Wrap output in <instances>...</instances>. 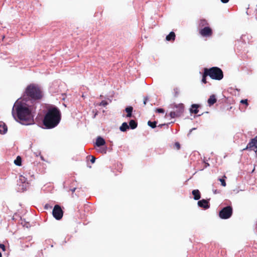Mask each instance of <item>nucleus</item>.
<instances>
[{
	"label": "nucleus",
	"instance_id": "nucleus-1",
	"mask_svg": "<svg viewBox=\"0 0 257 257\" xmlns=\"http://www.w3.org/2000/svg\"><path fill=\"white\" fill-rule=\"evenodd\" d=\"M14 109L16 111L17 116L19 122L23 125H30L34 123L33 116L31 110L25 103L19 102L18 100L14 104L12 114L16 118Z\"/></svg>",
	"mask_w": 257,
	"mask_h": 257
},
{
	"label": "nucleus",
	"instance_id": "nucleus-2",
	"mask_svg": "<svg viewBox=\"0 0 257 257\" xmlns=\"http://www.w3.org/2000/svg\"><path fill=\"white\" fill-rule=\"evenodd\" d=\"M61 120V112L58 107L50 105L46 108L43 119V124L46 128H52L56 126Z\"/></svg>",
	"mask_w": 257,
	"mask_h": 257
},
{
	"label": "nucleus",
	"instance_id": "nucleus-3",
	"mask_svg": "<svg viewBox=\"0 0 257 257\" xmlns=\"http://www.w3.org/2000/svg\"><path fill=\"white\" fill-rule=\"evenodd\" d=\"M43 96V91L40 87L38 85L33 83L26 87L23 95V100H30L34 102L40 100Z\"/></svg>",
	"mask_w": 257,
	"mask_h": 257
},
{
	"label": "nucleus",
	"instance_id": "nucleus-4",
	"mask_svg": "<svg viewBox=\"0 0 257 257\" xmlns=\"http://www.w3.org/2000/svg\"><path fill=\"white\" fill-rule=\"evenodd\" d=\"M209 76L212 79L220 80L223 77V72L221 69L217 67L207 68Z\"/></svg>",
	"mask_w": 257,
	"mask_h": 257
},
{
	"label": "nucleus",
	"instance_id": "nucleus-5",
	"mask_svg": "<svg viewBox=\"0 0 257 257\" xmlns=\"http://www.w3.org/2000/svg\"><path fill=\"white\" fill-rule=\"evenodd\" d=\"M232 214V208L231 206H228L223 208L219 212V217L224 219L230 218Z\"/></svg>",
	"mask_w": 257,
	"mask_h": 257
},
{
	"label": "nucleus",
	"instance_id": "nucleus-6",
	"mask_svg": "<svg viewBox=\"0 0 257 257\" xmlns=\"http://www.w3.org/2000/svg\"><path fill=\"white\" fill-rule=\"evenodd\" d=\"M52 214L54 217L57 220H60L62 218L63 214V212L59 205H55L54 207Z\"/></svg>",
	"mask_w": 257,
	"mask_h": 257
},
{
	"label": "nucleus",
	"instance_id": "nucleus-7",
	"mask_svg": "<svg viewBox=\"0 0 257 257\" xmlns=\"http://www.w3.org/2000/svg\"><path fill=\"white\" fill-rule=\"evenodd\" d=\"M249 150L257 152V136L253 139H252L248 143L247 146L243 150Z\"/></svg>",
	"mask_w": 257,
	"mask_h": 257
},
{
	"label": "nucleus",
	"instance_id": "nucleus-8",
	"mask_svg": "<svg viewBox=\"0 0 257 257\" xmlns=\"http://www.w3.org/2000/svg\"><path fill=\"white\" fill-rule=\"evenodd\" d=\"M199 33L203 37H210L212 34V31L209 27H205L200 30Z\"/></svg>",
	"mask_w": 257,
	"mask_h": 257
},
{
	"label": "nucleus",
	"instance_id": "nucleus-9",
	"mask_svg": "<svg viewBox=\"0 0 257 257\" xmlns=\"http://www.w3.org/2000/svg\"><path fill=\"white\" fill-rule=\"evenodd\" d=\"M172 108L174 109V111L176 112L178 116H181L184 112V106L182 103L174 104Z\"/></svg>",
	"mask_w": 257,
	"mask_h": 257
},
{
	"label": "nucleus",
	"instance_id": "nucleus-10",
	"mask_svg": "<svg viewBox=\"0 0 257 257\" xmlns=\"http://www.w3.org/2000/svg\"><path fill=\"white\" fill-rule=\"evenodd\" d=\"M197 204L200 207L205 209L209 208L210 206L209 201L205 199H202L198 201Z\"/></svg>",
	"mask_w": 257,
	"mask_h": 257
},
{
	"label": "nucleus",
	"instance_id": "nucleus-11",
	"mask_svg": "<svg viewBox=\"0 0 257 257\" xmlns=\"http://www.w3.org/2000/svg\"><path fill=\"white\" fill-rule=\"evenodd\" d=\"M8 128L6 124L3 121H0V134H5L7 132Z\"/></svg>",
	"mask_w": 257,
	"mask_h": 257
},
{
	"label": "nucleus",
	"instance_id": "nucleus-12",
	"mask_svg": "<svg viewBox=\"0 0 257 257\" xmlns=\"http://www.w3.org/2000/svg\"><path fill=\"white\" fill-rule=\"evenodd\" d=\"M194 200H198L201 198L200 191L198 189L193 190L192 192Z\"/></svg>",
	"mask_w": 257,
	"mask_h": 257
},
{
	"label": "nucleus",
	"instance_id": "nucleus-13",
	"mask_svg": "<svg viewBox=\"0 0 257 257\" xmlns=\"http://www.w3.org/2000/svg\"><path fill=\"white\" fill-rule=\"evenodd\" d=\"M105 143V142L104 141V140L101 138V137H98L97 139H96V145L97 146V147H100V146H102L103 145H104Z\"/></svg>",
	"mask_w": 257,
	"mask_h": 257
},
{
	"label": "nucleus",
	"instance_id": "nucleus-14",
	"mask_svg": "<svg viewBox=\"0 0 257 257\" xmlns=\"http://www.w3.org/2000/svg\"><path fill=\"white\" fill-rule=\"evenodd\" d=\"M133 111V107L129 106L125 108V111L127 113L126 115V117H131L132 116V112Z\"/></svg>",
	"mask_w": 257,
	"mask_h": 257
},
{
	"label": "nucleus",
	"instance_id": "nucleus-15",
	"mask_svg": "<svg viewBox=\"0 0 257 257\" xmlns=\"http://www.w3.org/2000/svg\"><path fill=\"white\" fill-rule=\"evenodd\" d=\"M208 103L209 106L212 105L216 102V99L214 95H211L208 99Z\"/></svg>",
	"mask_w": 257,
	"mask_h": 257
},
{
	"label": "nucleus",
	"instance_id": "nucleus-16",
	"mask_svg": "<svg viewBox=\"0 0 257 257\" xmlns=\"http://www.w3.org/2000/svg\"><path fill=\"white\" fill-rule=\"evenodd\" d=\"M175 34L173 32H171L170 34L166 36V40L168 41H174L175 39Z\"/></svg>",
	"mask_w": 257,
	"mask_h": 257
},
{
	"label": "nucleus",
	"instance_id": "nucleus-17",
	"mask_svg": "<svg viewBox=\"0 0 257 257\" xmlns=\"http://www.w3.org/2000/svg\"><path fill=\"white\" fill-rule=\"evenodd\" d=\"M199 107V105L198 104H192L191 106V108H190V112L191 113L197 114L198 112V108Z\"/></svg>",
	"mask_w": 257,
	"mask_h": 257
},
{
	"label": "nucleus",
	"instance_id": "nucleus-18",
	"mask_svg": "<svg viewBox=\"0 0 257 257\" xmlns=\"http://www.w3.org/2000/svg\"><path fill=\"white\" fill-rule=\"evenodd\" d=\"M129 128V125L127 123V122H123L121 124V125L119 127V130L120 131L124 132H125L127 129Z\"/></svg>",
	"mask_w": 257,
	"mask_h": 257
},
{
	"label": "nucleus",
	"instance_id": "nucleus-19",
	"mask_svg": "<svg viewBox=\"0 0 257 257\" xmlns=\"http://www.w3.org/2000/svg\"><path fill=\"white\" fill-rule=\"evenodd\" d=\"M208 25L207 21L205 19H201L200 20L198 24V27L199 28H202L203 27H207Z\"/></svg>",
	"mask_w": 257,
	"mask_h": 257
},
{
	"label": "nucleus",
	"instance_id": "nucleus-20",
	"mask_svg": "<svg viewBox=\"0 0 257 257\" xmlns=\"http://www.w3.org/2000/svg\"><path fill=\"white\" fill-rule=\"evenodd\" d=\"M207 76H209V74L207 71V68H204V73H203V74L202 75V82L203 83H207V81H206V77Z\"/></svg>",
	"mask_w": 257,
	"mask_h": 257
},
{
	"label": "nucleus",
	"instance_id": "nucleus-21",
	"mask_svg": "<svg viewBox=\"0 0 257 257\" xmlns=\"http://www.w3.org/2000/svg\"><path fill=\"white\" fill-rule=\"evenodd\" d=\"M129 127H130L131 129H135L137 127L138 123L134 120H131L129 122Z\"/></svg>",
	"mask_w": 257,
	"mask_h": 257
},
{
	"label": "nucleus",
	"instance_id": "nucleus-22",
	"mask_svg": "<svg viewBox=\"0 0 257 257\" xmlns=\"http://www.w3.org/2000/svg\"><path fill=\"white\" fill-rule=\"evenodd\" d=\"M22 159L21 157L18 156L16 159L14 161V163L16 165L20 166L21 165Z\"/></svg>",
	"mask_w": 257,
	"mask_h": 257
},
{
	"label": "nucleus",
	"instance_id": "nucleus-23",
	"mask_svg": "<svg viewBox=\"0 0 257 257\" xmlns=\"http://www.w3.org/2000/svg\"><path fill=\"white\" fill-rule=\"evenodd\" d=\"M148 124L149 126L153 128H154L156 127L157 125V122L156 121H151L150 120L148 121Z\"/></svg>",
	"mask_w": 257,
	"mask_h": 257
},
{
	"label": "nucleus",
	"instance_id": "nucleus-24",
	"mask_svg": "<svg viewBox=\"0 0 257 257\" xmlns=\"http://www.w3.org/2000/svg\"><path fill=\"white\" fill-rule=\"evenodd\" d=\"M169 115L171 118H175L177 117H179L177 113H176V112H175L174 111L170 112Z\"/></svg>",
	"mask_w": 257,
	"mask_h": 257
},
{
	"label": "nucleus",
	"instance_id": "nucleus-25",
	"mask_svg": "<svg viewBox=\"0 0 257 257\" xmlns=\"http://www.w3.org/2000/svg\"><path fill=\"white\" fill-rule=\"evenodd\" d=\"M219 181H220L221 183V185L223 187H225L226 186V182H225V181L224 179H221V178H219Z\"/></svg>",
	"mask_w": 257,
	"mask_h": 257
},
{
	"label": "nucleus",
	"instance_id": "nucleus-26",
	"mask_svg": "<svg viewBox=\"0 0 257 257\" xmlns=\"http://www.w3.org/2000/svg\"><path fill=\"white\" fill-rule=\"evenodd\" d=\"M108 104V102L105 100H102L98 105L99 106H105Z\"/></svg>",
	"mask_w": 257,
	"mask_h": 257
},
{
	"label": "nucleus",
	"instance_id": "nucleus-27",
	"mask_svg": "<svg viewBox=\"0 0 257 257\" xmlns=\"http://www.w3.org/2000/svg\"><path fill=\"white\" fill-rule=\"evenodd\" d=\"M20 181H21V182L22 183H25L27 181V178H26L24 176H21L20 177Z\"/></svg>",
	"mask_w": 257,
	"mask_h": 257
},
{
	"label": "nucleus",
	"instance_id": "nucleus-28",
	"mask_svg": "<svg viewBox=\"0 0 257 257\" xmlns=\"http://www.w3.org/2000/svg\"><path fill=\"white\" fill-rule=\"evenodd\" d=\"M156 111L158 113H164L165 111L163 108H157Z\"/></svg>",
	"mask_w": 257,
	"mask_h": 257
},
{
	"label": "nucleus",
	"instance_id": "nucleus-29",
	"mask_svg": "<svg viewBox=\"0 0 257 257\" xmlns=\"http://www.w3.org/2000/svg\"><path fill=\"white\" fill-rule=\"evenodd\" d=\"M90 157L91 158V159H90V162L92 163H94L95 161V158L93 156H90Z\"/></svg>",
	"mask_w": 257,
	"mask_h": 257
},
{
	"label": "nucleus",
	"instance_id": "nucleus-30",
	"mask_svg": "<svg viewBox=\"0 0 257 257\" xmlns=\"http://www.w3.org/2000/svg\"><path fill=\"white\" fill-rule=\"evenodd\" d=\"M0 249H2L3 251H5L6 247L4 244H0Z\"/></svg>",
	"mask_w": 257,
	"mask_h": 257
},
{
	"label": "nucleus",
	"instance_id": "nucleus-31",
	"mask_svg": "<svg viewBox=\"0 0 257 257\" xmlns=\"http://www.w3.org/2000/svg\"><path fill=\"white\" fill-rule=\"evenodd\" d=\"M175 146L177 148L178 150L180 149V145L178 142L175 143Z\"/></svg>",
	"mask_w": 257,
	"mask_h": 257
},
{
	"label": "nucleus",
	"instance_id": "nucleus-32",
	"mask_svg": "<svg viewBox=\"0 0 257 257\" xmlns=\"http://www.w3.org/2000/svg\"><path fill=\"white\" fill-rule=\"evenodd\" d=\"M240 102L243 104H247V99H242L240 101Z\"/></svg>",
	"mask_w": 257,
	"mask_h": 257
},
{
	"label": "nucleus",
	"instance_id": "nucleus-33",
	"mask_svg": "<svg viewBox=\"0 0 257 257\" xmlns=\"http://www.w3.org/2000/svg\"><path fill=\"white\" fill-rule=\"evenodd\" d=\"M213 192L214 193V194H218V193H220V191L218 190H217V189H213Z\"/></svg>",
	"mask_w": 257,
	"mask_h": 257
},
{
	"label": "nucleus",
	"instance_id": "nucleus-34",
	"mask_svg": "<svg viewBox=\"0 0 257 257\" xmlns=\"http://www.w3.org/2000/svg\"><path fill=\"white\" fill-rule=\"evenodd\" d=\"M149 98L147 96L144 97V104L145 105L147 103V101L148 100Z\"/></svg>",
	"mask_w": 257,
	"mask_h": 257
},
{
	"label": "nucleus",
	"instance_id": "nucleus-35",
	"mask_svg": "<svg viewBox=\"0 0 257 257\" xmlns=\"http://www.w3.org/2000/svg\"><path fill=\"white\" fill-rule=\"evenodd\" d=\"M174 91L175 92V96H177L178 95V93L179 89H178V88H175L174 89Z\"/></svg>",
	"mask_w": 257,
	"mask_h": 257
},
{
	"label": "nucleus",
	"instance_id": "nucleus-36",
	"mask_svg": "<svg viewBox=\"0 0 257 257\" xmlns=\"http://www.w3.org/2000/svg\"><path fill=\"white\" fill-rule=\"evenodd\" d=\"M228 1L229 0H221V2L224 4L227 3Z\"/></svg>",
	"mask_w": 257,
	"mask_h": 257
},
{
	"label": "nucleus",
	"instance_id": "nucleus-37",
	"mask_svg": "<svg viewBox=\"0 0 257 257\" xmlns=\"http://www.w3.org/2000/svg\"><path fill=\"white\" fill-rule=\"evenodd\" d=\"M76 189V188L75 187H74V188H72V189H70V190L72 192H74L75 191Z\"/></svg>",
	"mask_w": 257,
	"mask_h": 257
},
{
	"label": "nucleus",
	"instance_id": "nucleus-38",
	"mask_svg": "<svg viewBox=\"0 0 257 257\" xmlns=\"http://www.w3.org/2000/svg\"><path fill=\"white\" fill-rule=\"evenodd\" d=\"M49 207V204H46V205H45V209H48Z\"/></svg>",
	"mask_w": 257,
	"mask_h": 257
},
{
	"label": "nucleus",
	"instance_id": "nucleus-39",
	"mask_svg": "<svg viewBox=\"0 0 257 257\" xmlns=\"http://www.w3.org/2000/svg\"><path fill=\"white\" fill-rule=\"evenodd\" d=\"M165 124H162L158 125V127H162L163 125H165Z\"/></svg>",
	"mask_w": 257,
	"mask_h": 257
},
{
	"label": "nucleus",
	"instance_id": "nucleus-40",
	"mask_svg": "<svg viewBox=\"0 0 257 257\" xmlns=\"http://www.w3.org/2000/svg\"><path fill=\"white\" fill-rule=\"evenodd\" d=\"M196 128H192L190 130V132H189V134L191 133V132L192 131H194V130H195Z\"/></svg>",
	"mask_w": 257,
	"mask_h": 257
},
{
	"label": "nucleus",
	"instance_id": "nucleus-41",
	"mask_svg": "<svg viewBox=\"0 0 257 257\" xmlns=\"http://www.w3.org/2000/svg\"><path fill=\"white\" fill-rule=\"evenodd\" d=\"M0 257H2V253L0 252Z\"/></svg>",
	"mask_w": 257,
	"mask_h": 257
}]
</instances>
